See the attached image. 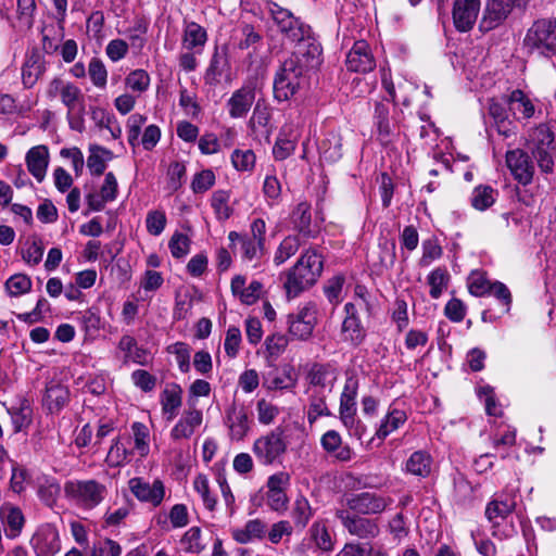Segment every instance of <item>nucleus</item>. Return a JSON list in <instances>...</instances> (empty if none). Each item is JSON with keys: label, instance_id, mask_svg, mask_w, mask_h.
I'll return each instance as SVG.
<instances>
[{"label": "nucleus", "instance_id": "52", "mask_svg": "<svg viewBox=\"0 0 556 556\" xmlns=\"http://www.w3.org/2000/svg\"><path fill=\"white\" fill-rule=\"evenodd\" d=\"M60 484L55 479H45L38 488V496L47 506L52 507L60 495Z\"/></svg>", "mask_w": 556, "mask_h": 556}, {"label": "nucleus", "instance_id": "19", "mask_svg": "<svg viewBox=\"0 0 556 556\" xmlns=\"http://www.w3.org/2000/svg\"><path fill=\"white\" fill-rule=\"evenodd\" d=\"M255 101V88L251 84L243 85L232 92L226 106L231 118H244Z\"/></svg>", "mask_w": 556, "mask_h": 556}, {"label": "nucleus", "instance_id": "35", "mask_svg": "<svg viewBox=\"0 0 556 556\" xmlns=\"http://www.w3.org/2000/svg\"><path fill=\"white\" fill-rule=\"evenodd\" d=\"M390 110L389 106L384 103H377L375 108V124L378 130V138L383 143L387 144L391 141V137L394 129V124L389 118Z\"/></svg>", "mask_w": 556, "mask_h": 556}, {"label": "nucleus", "instance_id": "8", "mask_svg": "<svg viewBox=\"0 0 556 556\" xmlns=\"http://www.w3.org/2000/svg\"><path fill=\"white\" fill-rule=\"evenodd\" d=\"M339 375V367L334 363H314L306 375V389L330 394L334 389Z\"/></svg>", "mask_w": 556, "mask_h": 556}, {"label": "nucleus", "instance_id": "20", "mask_svg": "<svg viewBox=\"0 0 556 556\" xmlns=\"http://www.w3.org/2000/svg\"><path fill=\"white\" fill-rule=\"evenodd\" d=\"M515 508V496L510 493H500L486 504L484 515L493 526H498L500 520L507 518Z\"/></svg>", "mask_w": 556, "mask_h": 556}, {"label": "nucleus", "instance_id": "16", "mask_svg": "<svg viewBox=\"0 0 556 556\" xmlns=\"http://www.w3.org/2000/svg\"><path fill=\"white\" fill-rule=\"evenodd\" d=\"M480 12V0H455L453 23L458 31H468L475 26Z\"/></svg>", "mask_w": 556, "mask_h": 556}, {"label": "nucleus", "instance_id": "9", "mask_svg": "<svg viewBox=\"0 0 556 556\" xmlns=\"http://www.w3.org/2000/svg\"><path fill=\"white\" fill-rule=\"evenodd\" d=\"M393 503L391 497H386L377 493L363 492L346 498V508L357 515H377L384 511Z\"/></svg>", "mask_w": 556, "mask_h": 556}, {"label": "nucleus", "instance_id": "57", "mask_svg": "<svg viewBox=\"0 0 556 556\" xmlns=\"http://www.w3.org/2000/svg\"><path fill=\"white\" fill-rule=\"evenodd\" d=\"M232 165L237 170L248 172L252 170L255 165V154L252 150L237 149L231 154Z\"/></svg>", "mask_w": 556, "mask_h": 556}, {"label": "nucleus", "instance_id": "40", "mask_svg": "<svg viewBox=\"0 0 556 556\" xmlns=\"http://www.w3.org/2000/svg\"><path fill=\"white\" fill-rule=\"evenodd\" d=\"M266 531V525L260 519L249 520L241 529L232 530V538L240 544H247L254 539H262Z\"/></svg>", "mask_w": 556, "mask_h": 556}, {"label": "nucleus", "instance_id": "13", "mask_svg": "<svg viewBox=\"0 0 556 556\" xmlns=\"http://www.w3.org/2000/svg\"><path fill=\"white\" fill-rule=\"evenodd\" d=\"M253 451L262 464L268 465L286 451L282 431L276 429L254 442Z\"/></svg>", "mask_w": 556, "mask_h": 556}, {"label": "nucleus", "instance_id": "34", "mask_svg": "<svg viewBox=\"0 0 556 556\" xmlns=\"http://www.w3.org/2000/svg\"><path fill=\"white\" fill-rule=\"evenodd\" d=\"M114 154L106 148L98 144H90L89 156L87 159V167L93 176H101L105 168L106 163L113 159Z\"/></svg>", "mask_w": 556, "mask_h": 556}, {"label": "nucleus", "instance_id": "7", "mask_svg": "<svg viewBox=\"0 0 556 556\" xmlns=\"http://www.w3.org/2000/svg\"><path fill=\"white\" fill-rule=\"evenodd\" d=\"M336 517L343 528L353 536L362 540H371L378 536L380 529L375 519H369L343 508L336 510Z\"/></svg>", "mask_w": 556, "mask_h": 556}, {"label": "nucleus", "instance_id": "59", "mask_svg": "<svg viewBox=\"0 0 556 556\" xmlns=\"http://www.w3.org/2000/svg\"><path fill=\"white\" fill-rule=\"evenodd\" d=\"M147 117L142 114L135 113L128 117L127 121V139L128 143L131 147H136L139 144V136L141 132V127L146 123Z\"/></svg>", "mask_w": 556, "mask_h": 556}, {"label": "nucleus", "instance_id": "55", "mask_svg": "<svg viewBox=\"0 0 556 556\" xmlns=\"http://www.w3.org/2000/svg\"><path fill=\"white\" fill-rule=\"evenodd\" d=\"M181 544L187 553L199 554L205 545L201 542V529L191 527L182 536Z\"/></svg>", "mask_w": 556, "mask_h": 556}, {"label": "nucleus", "instance_id": "12", "mask_svg": "<svg viewBox=\"0 0 556 556\" xmlns=\"http://www.w3.org/2000/svg\"><path fill=\"white\" fill-rule=\"evenodd\" d=\"M29 543L36 556H54L61 549L59 531L51 523L39 526Z\"/></svg>", "mask_w": 556, "mask_h": 556}, {"label": "nucleus", "instance_id": "51", "mask_svg": "<svg viewBox=\"0 0 556 556\" xmlns=\"http://www.w3.org/2000/svg\"><path fill=\"white\" fill-rule=\"evenodd\" d=\"M300 245H301V243H300L299 237H296V236L286 237L281 241V243L279 244V247L275 253L274 262L276 263V265H281L288 258H290L292 255H294L298 252Z\"/></svg>", "mask_w": 556, "mask_h": 556}, {"label": "nucleus", "instance_id": "14", "mask_svg": "<svg viewBox=\"0 0 556 556\" xmlns=\"http://www.w3.org/2000/svg\"><path fill=\"white\" fill-rule=\"evenodd\" d=\"M506 164L519 184L527 186L532 181L535 168L526 151L521 149L508 151L506 153Z\"/></svg>", "mask_w": 556, "mask_h": 556}, {"label": "nucleus", "instance_id": "47", "mask_svg": "<svg viewBox=\"0 0 556 556\" xmlns=\"http://www.w3.org/2000/svg\"><path fill=\"white\" fill-rule=\"evenodd\" d=\"M242 38L238 43L240 50H251L249 55L258 51L263 43V36L255 30L254 26L244 24L241 28Z\"/></svg>", "mask_w": 556, "mask_h": 556}, {"label": "nucleus", "instance_id": "49", "mask_svg": "<svg viewBox=\"0 0 556 556\" xmlns=\"http://www.w3.org/2000/svg\"><path fill=\"white\" fill-rule=\"evenodd\" d=\"M169 354L175 355L178 368L186 374L190 370L191 348L185 342H175L166 348Z\"/></svg>", "mask_w": 556, "mask_h": 556}, {"label": "nucleus", "instance_id": "23", "mask_svg": "<svg viewBox=\"0 0 556 556\" xmlns=\"http://www.w3.org/2000/svg\"><path fill=\"white\" fill-rule=\"evenodd\" d=\"M46 71L45 56L38 49H31L22 67V81L26 88H31Z\"/></svg>", "mask_w": 556, "mask_h": 556}, {"label": "nucleus", "instance_id": "56", "mask_svg": "<svg viewBox=\"0 0 556 556\" xmlns=\"http://www.w3.org/2000/svg\"><path fill=\"white\" fill-rule=\"evenodd\" d=\"M447 273L445 269L437 268L428 276V283L430 286V295L433 299H439L447 285Z\"/></svg>", "mask_w": 556, "mask_h": 556}, {"label": "nucleus", "instance_id": "31", "mask_svg": "<svg viewBox=\"0 0 556 556\" xmlns=\"http://www.w3.org/2000/svg\"><path fill=\"white\" fill-rule=\"evenodd\" d=\"M182 389L176 383L166 384L161 393V405L167 420H173L177 416L178 408L182 402Z\"/></svg>", "mask_w": 556, "mask_h": 556}, {"label": "nucleus", "instance_id": "37", "mask_svg": "<svg viewBox=\"0 0 556 556\" xmlns=\"http://www.w3.org/2000/svg\"><path fill=\"white\" fill-rule=\"evenodd\" d=\"M207 40L206 30L195 22L186 24L182 45L187 50L200 51Z\"/></svg>", "mask_w": 556, "mask_h": 556}, {"label": "nucleus", "instance_id": "54", "mask_svg": "<svg viewBox=\"0 0 556 556\" xmlns=\"http://www.w3.org/2000/svg\"><path fill=\"white\" fill-rule=\"evenodd\" d=\"M121 545L111 539H101L93 543L90 556H121Z\"/></svg>", "mask_w": 556, "mask_h": 556}, {"label": "nucleus", "instance_id": "32", "mask_svg": "<svg viewBox=\"0 0 556 556\" xmlns=\"http://www.w3.org/2000/svg\"><path fill=\"white\" fill-rule=\"evenodd\" d=\"M307 395V421L312 425L321 416H329L326 400L329 393L306 389Z\"/></svg>", "mask_w": 556, "mask_h": 556}, {"label": "nucleus", "instance_id": "38", "mask_svg": "<svg viewBox=\"0 0 556 556\" xmlns=\"http://www.w3.org/2000/svg\"><path fill=\"white\" fill-rule=\"evenodd\" d=\"M497 195V190L491 186L479 185L471 192L470 204L477 211H485L495 203Z\"/></svg>", "mask_w": 556, "mask_h": 556}, {"label": "nucleus", "instance_id": "46", "mask_svg": "<svg viewBox=\"0 0 556 556\" xmlns=\"http://www.w3.org/2000/svg\"><path fill=\"white\" fill-rule=\"evenodd\" d=\"M291 516L294 525L301 530L304 529L313 517V509L309 502L300 495L293 504Z\"/></svg>", "mask_w": 556, "mask_h": 556}, {"label": "nucleus", "instance_id": "58", "mask_svg": "<svg viewBox=\"0 0 556 556\" xmlns=\"http://www.w3.org/2000/svg\"><path fill=\"white\" fill-rule=\"evenodd\" d=\"M5 287L11 295L17 296L30 290L31 280L25 274H15L7 280Z\"/></svg>", "mask_w": 556, "mask_h": 556}, {"label": "nucleus", "instance_id": "15", "mask_svg": "<svg viewBox=\"0 0 556 556\" xmlns=\"http://www.w3.org/2000/svg\"><path fill=\"white\" fill-rule=\"evenodd\" d=\"M271 109L264 99H258L249 119V128L256 138H264L269 142L273 134Z\"/></svg>", "mask_w": 556, "mask_h": 556}, {"label": "nucleus", "instance_id": "44", "mask_svg": "<svg viewBox=\"0 0 556 556\" xmlns=\"http://www.w3.org/2000/svg\"><path fill=\"white\" fill-rule=\"evenodd\" d=\"M321 155L326 161L337 162L342 156V139L337 132H329L320 144Z\"/></svg>", "mask_w": 556, "mask_h": 556}, {"label": "nucleus", "instance_id": "22", "mask_svg": "<svg viewBox=\"0 0 556 556\" xmlns=\"http://www.w3.org/2000/svg\"><path fill=\"white\" fill-rule=\"evenodd\" d=\"M0 520L8 539L14 540L21 535L25 526V517L21 508L11 504H3L0 507Z\"/></svg>", "mask_w": 556, "mask_h": 556}, {"label": "nucleus", "instance_id": "18", "mask_svg": "<svg viewBox=\"0 0 556 556\" xmlns=\"http://www.w3.org/2000/svg\"><path fill=\"white\" fill-rule=\"evenodd\" d=\"M345 63L348 70L355 73H368L376 66L370 47L365 40L354 42L346 55Z\"/></svg>", "mask_w": 556, "mask_h": 556}, {"label": "nucleus", "instance_id": "33", "mask_svg": "<svg viewBox=\"0 0 556 556\" xmlns=\"http://www.w3.org/2000/svg\"><path fill=\"white\" fill-rule=\"evenodd\" d=\"M291 222L294 229L304 237H314L312 229L311 205L307 202H300L291 214Z\"/></svg>", "mask_w": 556, "mask_h": 556}, {"label": "nucleus", "instance_id": "45", "mask_svg": "<svg viewBox=\"0 0 556 556\" xmlns=\"http://www.w3.org/2000/svg\"><path fill=\"white\" fill-rule=\"evenodd\" d=\"M229 200L230 192L227 190H216L212 194L211 205L216 218L220 222L227 220L232 214V208L228 204Z\"/></svg>", "mask_w": 556, "mask_h": 556}, {"label": "nucleus", "instance_id": "42", "mask_svg": "<svg viewBox=\"0 0 556 556\" xmlns=\"http://www.w3.org/2000/svg\"><path fill=\"white\" fill-rule=\"evenodd\" d=\"M309 535L312 541L320 551L328 553L333 549L334 541L325 521H315L309 528Z\"/></svg>", "mask_w": 556, "mask_h": 556}, {"label": "nucleus", "instance_id": "28", "mask_svg": "<svg viewBox=\"0 0 556 556\" xmlns=\"http://www.w3.org/2000/svg\"><path fill=\"white\" fill-rule=\"evenodd\" d=\"M49 164V150L46 146L33 147L26 154L28 172L38 180L42 181Z\"/></svg>", "mask_w": 556, "mask_h": 556}, {"label": "nucleus", "instance_id": "1", "mask_svg": "<svg viewBox=\"0 0 556 556\" xmlns=\"http://www.w3.org/2000/svg\"><path fill=\"white\" fill-rule=\"evenodd\" d=\"M320 46L294 48L276 72L273 84L274 98L279 102L293 98L305 86L306 74L320 65Z\"/></svg>", "mask_w": 556, "mask_h": 556}, {"label": "nucleus", "instance_id": "26", "mask_svg": "<svg viewBox=\"0 0 556 556\" xmlns=\"http://www.w3.org/2000/svg\"><path fill=\"white\" fill-rule=\"evenodd\" d=\"M231 292L240 300L242 304L252 305L261 296L263 291V285L260 281H252L245 287V277L237 275L231 279Z\"/></svg>", "mask_w": 556, "mask_h": 556}, {"label": "nucleus", "instance_id": "2", "mask_svg": "<svg viewBox=\"0 0 556 556\" xmlns=\"http://www.w3.org/2000/svg\"><path fill=\"white\" fill-rule=\"evenodd\" d=\"M323 257L315 249L306 250L288 271L285 289L289 298H295L312 287L323 273Z\"/></svg>", "mask_w": 556, "mask_h": 556}, {"label": "nucleus", "instance_id": "6", "mask_svg": "<svg viewBox=\"0 0 556 556\" xmlns=\"http://www.w3.org/2000/svg\"><path fill=\"white\" fill-rule=\"evenodd\" d=\"M67 497L85 508H94L106 495V486L97 480H72L64 485Z\"/></svg>", "mask_w": 556, "mask_h": 556}, {"label": "nucleus", "instance_id": "62", "mask_svg": "<svg viewBox=\"0 0 556 556\" xmlns=\"http://www.w3.org/2000/svg\"><path fill=\"white\" fill-rule=\"evenodd\" d=\"M88 74L92 84L98 88H104L106 85L108 71L103 62L97 58L91 59L88 66Z\"/></svg>", "mask_w": 556, "mask_h": 556}, {"label": "nucleus", "instance_id": "43", "mask_svg": "<svg viewBox=\"0 0 556 556\" xmlns=\"http://www.w3.org/2000/svg\"><path fill=\"white\" fill-rule=\"evenodd\" d=\"M228 68V60L226 54L215 52L211 59L210 65L205 72L204 80L211 86L220 83L222 77Z\"/></svg>", "mask_w": 556, "mask_h": 556}, {"label": "nucleus", "instance_id": "39", "mask_svg": "<svg viewBox=\"0 0 556 556\" xmlns=\"http://www.w3.org/2000/svg\"><path fill=\"white\" fill-rule=\"evenodd\" d=\"M406 419L407 416L404 410L397 408L389 410L381 420V424L376 431V437L381 441L384 440L389 434L397 430Z\"/></svg>", "mask_w": 556, "mask_h": 556}, {"label": "nucleus", "instance_id": "63", "mask_svg": "<svg viewBox=\"0 0 556 556\" xmlns=\"http://www.w3.org/2000/svg\"><path fill=\"white\" fill-rule=\"evenodd\" d=\"M241 344V331L236 326H230L227 329L226 338L224 342V349L228 357L235 358L240 350Z\"/></svg>", "mask_w": 556, "mask_h": 556}, {"label": "nucleus", "instance_id": "24", "mask_svg": "<svg viewBox=\"0 0 556 556\" xmlns=\"http://www.w3.org/2000/svg\"><path fill=\"white\" fill-rule=\"evenodd\" d=\"M323 448L336 460L341 463L350 462L354 452L348 444H343L340 433L336 430H328L320 439Z\"/></svg>", "mask_w": 556, "mask_h": 556}, {"label": "nucleus", "instance_id": "10", "mask_svg": "<svg viewBox=\"0 0 556 556\" xmlns=\"http://www.w3.org/2000/svg\"><path fill=\"white\" fill-rule=\"evenodd\" d=\"M317 323V307L307 303L296 314L288 315L289 333L299 340H307Z\"/></svg>", "mask_w": 556, "mask_h": 556}, {"label": "nucleus", "instance_id": "30", "mask_svg": "<svg viewBox=\"0 0 556 556\" xmlns=\"http://www.w3.org/2000/svg\"><path fill=\"white\" fill-rule=\"evenodd\" d=\"M346 317L342 324V330L346 334V340L357 345L365 338V330L356 315V307L353 303H346L344 306Z\"/></svg>", "mask_w": 556, "mask_h": 556}, {"label": "nucleus", "instance_id": "36", "mask_svg": "<svg viewBox=\"0 0 556 556\" xmlns=\"http://www.w3.org/2000/svg\"><path fill=\"white\" fill-rule=\"evenodd\" d=\"M509 110L519 118H530L534 114V105L520 89L514 90L508 97Z\"/></svg>", "mask_w": 556, "mask_h": 556}, {"label": "nucleus", "instance_id": "27", "mask_svg": "<svg viewBox=\"0 0 556 556\" xmlns=\"http://www.w3.org/2000/svg\"><path fill=\"white\" fill-rule=\"evenodd\" d=\"M227 425L232 440H242L250 427L247 409L242 405L232 404L227 409Z\"/></svg>", "mask_w": 556, "mask_h": 556}, {"label": "nucleus", "instance_id": "17", "mask_svg": "<svg viewBox=\"0 0 556 556\" xmlns=\"http://www.w3.org/2000/svg\"><path fill=\"white\" fill-rule=\"evenodd\" d=\"M518 3L509 0H486L480 28L491 30L501 25Z\"/></svg>", "mask_w": 556, "mask_h": 556}, {"label": "nucleus", "instance_id": "4", "mask_svg": "<svg viewBox=\"0 0 556 556\" xmlns=\"http://www.w3.org/2000/svg\"><path fill=\"white\" fill-rule=\"evenodd\" d=\"M554 131L547 124H540L528 134V148L543 173H551L554 167Z\"/></svg>", "mask_w": 556, "mask_h": 556}, {"label": "nucleus", "instance_id": "50", "mask_svg": "<svg viewBox=\"0 0 556 556\" xmlns=\"http://www.w3.org/2000/svg\"><path fill=\"white\" fill-rule=\"evenodd\" d=\"M240 253L241 258L244 262L258 261L265 253V244H263L261 241H256L255 239H250L248 236L247 238L242 239L240 244Z\"/></svg>", "mask_w": 556, "mask_h": 556}, {"label": "nucleus", "instance_id": "41", "mask_svg": "<svg viewBox=\"0 0 556 556\" xmlns=\"http://www.w3.org/2000/svg\"><path fill=\"white\" fill-rule=\"evenodd\" d=\"M431 456L424 451L414 452L406 462L405 469L407 472L418 476L428 477L431 472Z\"/></svg>", "mask_w": 556, "mask_h": 556}, {"label": "nucleus", "instance_id": "64", "mask_svg": "<svg viewBox=\"0 0 556 556\" xmlns=\"http://www.w3.org/2000/svg\"><path fill=\"white\" fill-rule=\"evenodd\" d=\"M493 282L488 280L482 274L473 273L469 277V292L475 296H483L490 293Z\"/></svg>", "mask_w": 556, "mask_h": 556}, {"label": "nucleus", "instance_id": "53", "mask_svg": "<svg viewBox=\"0 0 556 556\" xmlns=\"http://www.w3.org/2000/svg\"><path fill=\"white\" fill-rule=\"evenodd\" d=\"M194 490L201 495L203 504L206 509L213 511L216 507L217 501L211 494L208 480L205 475H198L193 480Z\"/></svg>", "mask_w": 556, "mask_h": 556}, {"label": "nucleus", "instance_id": "5", "mask_svg": "<svg viewBox=\"0 0 556 556\" xmlns=\"http://www.w3.org/2000/svg\"><path fill=\"white\" fill-rule=\"evenodd\" d=\"M523 47L529 53L551 56L556 52V18H541L528 29Z\"/></svg>", "mask_w": 556, "mask_h": 556}, {"label": "nucleus", "instance_id": "48", "mask_svg": "<svg viewBox=\"0 0 556 556\" xmlns=\"http://www.w3.org/2000/svg\"><path fill=\"white\" fill-rule=\"evenodd\" d=\"M488 111L490 116L494 119L497 131L501 135L508 137L510 134V128L508 127V124H506L507 110L505 104L496 101L495 99H491L489 101Z\"/></svg>", "mask_w": 556, "mask_h": 556}, {"label": "nucleus", "instance_id": "61", "mask_svg": "<svg viewBox=\"0 0 556 556\" xmlns=\"http://www.w3.org/2000/svg\"><path fill=\"white\" fill-rule=\"evenodd\" d=\"M168 248L175 258H181L190 251V239L187 235L175 232L168 242Z\"/></svg>", "mask_w": 556, "mask_h": 556}, {"label": "nucleus", "instance_id": "60", "mask_svg": "<svg viewBox=\"0 0 556 556\" xmlns=\"http://www.w3.org/2000/svg\"><path fill=\"white\" fill-rule=\"evenodd\" d=\"M126 86L132 91L143 92L150 85V76L143 70H135L125 79Z\"/></svg>", "mask_w": 556, "mask_h": 556}, {"label": "nucleus", "instance_id": "3", "mask_svg": "<svg viewBox=\"0 0 556 556\" xmlns=\"http://www.w3.org/2000/svg\"><path fill=\"white\" fill-rule=\"evenodd\" d=\"M267 10L280 33L289 40L296 43L295 48H301L302 46H320L313 36L309 25L296 18L291 11L275 2H268Z\"/></svg>", "mask_w": 556, "mask_h": 556}, {"label": "nucleus", "instance_id": "29", "mask_svg": "<svg viewBox=\"0 0 556 556\" xmlns=\"http://www.w3.org/2000/svg\"><path fill=\"white\" fill-rule=\"evenodd\" d=\"M296 381L294 369L287 365L282 368L281 372H269L267 377L264 378L263 386L268 391L293 390L296 386Z\"/></svg>", "mask_w": 556, "mask_h": 556}, {"label": "nucleus", "instance_id": "11", "mask_svg": "<svg viewBox=\"0 0 556 556\" xmlns=\"http://www.w3.org/2000/svg\"><path fill=\"white\" fill-rule=\"evenodd\" d=\"M128 486L132 495L141 503L157 507L164 501L165 485L160 479L150 483L143 478L135 477L128 481Z\"/></svg>", "mask_w": 556, "mask_h": 556}, {"label": "nucleus", "instance_id": "21", "mask_svg": "<svg viewBox=\"0 0 556 556\" xmlns=\"http://www.w3.org/2000/svg\"><path fill=\"white\" fill-rule=\"evenodd\" d=\"M203 420V414L201 410L191 408L185 410L180 419L170 430V439L175 442L181 440H189L197 428H199Z\"/></svg>", "mask_w": 556, "mask_h": 556}, {"label": "nucleus", "instance_id": "25", "mask_svg": "<svg viewBox=\"0 0 556 556\" xmlns=\"http://www.w3.org/2000/svg\"><path fill=\"white\" fill-rule=\"evenodd\" d=\"M70 401V391L58 380L47 382L42 399L43 405L50 413H59Z\"/></svg>", "mask_w": 556, "mask_h": 556}]
</instances>
